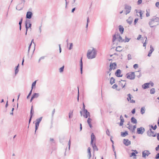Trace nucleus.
<instances>
[{"mask_svg": "<svg viewBox=\"0 0 159 159\" xmlns=\"http://www.w3.org/2000/svg\"><path fill=\"white\" fill-rule=\"evenodd\" d=\"M97 55L96 50L93 48L92 50L89 49L87 54V58L89 59H92L95 58Z\"/></svg>", "mask_w": 159, "mask_h": 159, "instance_id": "obj_1", "label": "nucleus"}, {"mask_svg": "<svg viewBox=\"0 0 159 159\" xmlns=\"http://www.w3.org/2000/svg\"><path fill=\"white\" fill-rule=\"evenodd\" d=\"M159 18L158 17H154L150 20L148 24L151 27H153L158 25Z\"/></svg>", "mask_w": 159, "mask_h": 159, "instance_id": "obj_2", "label": "nucleus"}, {"mask_svg": "<svg viewBox=\"0 0 159 159\" xmlns=\"http://www.w3.org/2000/svg\"><path fill=\"white\" fill-rule=\"evenodd\" d=\"M126 75L127 79L131 80L134 79L135 77V73L133 72L128 73L126 74Z\"/></svg>", "mask_w": 159, "mask_h": 159, "instance_id": "obj_3", "label": "nucleus"}, {"mask_svg": "<svg viewBox=\"0 0 159 159\" xmlns=\"http://www.w3.org/2000/svg\"><path fill=\"white\" fill-rule=\"evenodd\" d=\"M124 6L125 9V14L127 15L130 12L131 9V7L130 6L127 4H125Z\"/></svg>", "mask_w": 159, "mask_h": 159, "instance_id": "obj_4", "label": "nucleus"}, {"mask_svg": "<svg viewBox=\"0 0 159 159\" xmlns=\"http://www.w3.org/2000/svg\"><path fill=\"white\" fill-rule=\"evenodd\" d=\"M145 131V129L144 128L141 127L138 128L137 129V133L139 134H142Z\"/></svg>", "mask_w": 159, "mask_h": 159, "instance_id": "obj_5", "label": "nucleus"}, {"mask_svg": "<svg viewBox=\"0 0 159 159\" xmlns=\"http://www.w3.org/2000/svg\"><path fill=\"white\" fill-rule=\"evenodd\" d=\"M147 134L149 137H155L156 136L155 132L152 131V129H151L147 132Z\"/></svg>", "mask_w": 159, "mask_h": 159, "instance_id": "obj_6", "label": "nucleus"}, {"mask_svg": "<svg viewBox=\"0 0 159 159\" xmlns=\"http://www.w3.org/2000/svg\"><path fill=\"white\" fill-rule=\"evenodd\" d=\"M128 96V98H127V100L128 101H130V102L131 103H135V101L133 99H131V98H133V97H132V95L130 94H129L127 95Z\"/></svg>", "mask_w": 159, "mask_h": 159, "instance_id": "obj_7", "label": "nucleus"}, {"mask_svg": "<svg viewBox=\"0 0 159 159\" xmlns=\"http://www.w3.org/2000/svg\"><path fill=\"white\" fill-rule=\"evenodd\" d=\"M150 153L148 150H145L142 152L143 157L144 158L146 157V156H148Z\"/></svg>", "mask_w": 159, "mask_h": 159, "instance_id": "obj_8", "label": "nucleus"}, {"mask_svg": "<svg viewBox=\"0 0 159 159\" xmlns=\"http://www.w3.org/2000/svg\"><path fill=\"white\" fill-rule=\"evenodd\" d=\"M123 143L126 146H128L131 144V142L128 139H124Z\"/></svg>", "mask_w": 159, "mask_h": 159, "instance_id": "obj_9", "label": "nucleus"}, {"mask_svg": "<svg viewBox=\"0 0 159 159\" xmlns=\"http://www.w3.org/2000/svg\"><path fill=\"white\" fill-rule=\"evenodd\" d=\"M115 74L117 77H121L122 76V75H121V70L120 69H118L116 71Z\"/></svg>", "mask_w": 159, "mask_h": 159, "instance_id": "obj_10", "label": "nucleus"}, {"mask_svg": "<svg viewBox=\"0 0 159 159\" xmlns=\"http://www.w3.org/2000/svg\"><path fill=\"white\" fill-rule=\"evenodd\" d=\"M33 15V13L30 11H28L26 15V18L30 19L31 18Z\"/></svg>", "mask_w": 159, "mask_h": 159, "instance_id": "obj_11", "label": "nucleus"}, {"mask_svg": "<svg viewBox=\"0 0 159 159\" xmlns=\"http://www.w3.org/2000/svg\"><path fill=\"white\" fill-rule=\"evenodd\" d=\"M117 39L120 42H122L124 41V39H123L122 37L120 36L119 34L117 33L116 34Z\"/></svg>", "mask_w": 159, "mask_h": 159, "instance_id": "obj_12", "label": "nucleus"}, {"mask_svg": "<svg viewBox=\"0 0 159 159\" xmlns=\"http://www.w3.org/2000/svg\"><path fill=\"white\" fill-rule=\"evenodd\" d=\"M116 63H111L110 66V68L114 70L116 69Z\"/></svg>", "mask_w": 159, "mask_h": 159, "instance_id": "obj_13", "label": "nucleus"}, {"mask_svg": "<svg viewBox=\"0 0 159 159\" xmlns=\"http://www.w3.org/2000/svg\"><path fill=\"white\" fill-rule=\"evenodd\" d=\"M150 48V50L149 51L148 54V56L149 57H150L151 56V54L152 53V52L154 51V49L151 45Z\"/></svg>", "mask_w": 159, "mask_h": 159, "instance_id": "obj_14", "label": "nucleus"}, {"mask_svg": "<svg viewBox=\"0 0 159 159\" xmlns=\"http://www.w3.org/2000/svg\"><path fill=\"white\" fill-rule=\"evenodd\" d=\"M133 19L130 16L128 19L126 20L127 22L129 24L131 25L133 21Z\"/></svg>", "mask_w": 159, "mask_h": 159, "instance_id": "obj_15", "label": "nucleus"}, {"mask_svg": "<svg viewBox=\"0 0 159 159\" xmlns=\"http://www.w3.org/2000/svg\"><path fill=\"white\" fill-rule=\"evenodd\" d=\"M91 145H92L94 151H98V149L95 143H93L92 144H91Z\"/></svg>", "mask_w": 159, "mask_h": 159, "instance_id": "obj_16", "label": "nucleus"}, {"mask_svg": "<svg viewBox=\"0 0 159 159\" xmlns=\"http://www.w3.org/2000/svg\"><path fill=\"white\" fill-rule=\"evenodd\" d=\"M95 139V137L93 133H92L91 135V144H92L93 143V141Z\"/></svg>", "mask_w": 159, "mask_h": 159, "instance_id": "obj_17", "label": "nucleus"}, {"mask_svg": "<svg viewBox=\"0 0 159 159\" xmlns=\"http://www.w3.org/2000/svg\"><path fill=\"white\" fill-rule=\"evenodd\" d=\"M21 4V3H20L17 5V6H16V9H17L18 10L20 11V10H22L23 9V6H20V4Z\"/></svg>", "mask_w": 159, "mask_h": 159, "instance_id": "obj_18", "label": "nucleus"}, {"mask_svg": "<svg viewBox=\"0 0 159 159\" xmlns=\"http://www.w3.org/2000/svg\"><path fill=\"white\" fill-rule=\"evenodd\" d=\"M82 59V58L81 57V59H80V73H81V74H82L83 66Z\"/></svg>", "mask_w": 159, "mask_h": 159, "instance_id": "obj_19", "label": "nucleus"}, {"mask_svg": "<svg viewBox=\"0 0 159 159\" xmlns=\"http://www.w3.org/2000/svg\"><path fill=\"white\" fill-rule=\"evenodd\" d=\"M149 83H145L143 85H142V87L143 89H146L148 88H149Z\"/></svg>", "mask_w": 159, "mask_h": 159, "instance_id": "obj_20", "label": "nucleus"}, {"mask_svg": "<svg viewBox=\"0 0 159 159\" xmlns=\"http://www.w3.org/2000/svg\"><path fill=\"white\" fill-rule=\"evenodd\" d=\"M119 29L120 33L121 34H123L124 30V29L123 28V26H122L121 25H119Z\"/></svg>", "mask_w": 159, "mask_h": 159, "instance_id": "obj_21", "label": "nucleus"}, {"mask_svg": "<svg viewBox=\"0 0 159 159\" xmlns=\"http://www.w3.org/2000/svg\"><path fill=\"white\" fill-rule=\"evenodd\" d=\"M131 122L133 124H137V123L136 119L134 117H132L131 119Z\"/></svg>", "mask_w": 159, "mask_h": 159, "instance_id": "obj_22", "label": "nucleus"}, {"mask_svg": "<svg viewBox=\"0 0 159 159\" xmlns=\"http://www.w3.org/2000/svg\"><path fill=\"white\" fill-rule=\"evenodd\" d=\"M90 150H91L90 148V147H89L88 148V156L89 157V159L91 156Z\"/></svg>", "mask_w": 159, "mask_h": 159, "instance_id": "obj_23", "label": "nucleus"}, {"mask_svg": "<svg viewBox=\"0 0 159 159\" xmlns=\"http://www.w3.org/2000/svg\"><path fill=\"white\" fill-rule=\"evenodd\" d=\"M39 94L38 93H34L33 94V95L32 96V98H37L39 97Z\"/></svg>", "mask_w": 159, "mask_h": 159, "instance_id": "obj_24", "label": "nucleus"}, {"mask_svg": "<svg viewBox=\"0 0 159 159\" xmlns=\"http://www.w3.org/2000/svg\"><path fill=\"white\" fill-rule=\"evenodd\" d=\"M128 134V132L127 131L124 132H121V136L122 137H125Z\"/></svg>", "mask_w": 159, "mask_h": 159, "instance_id": "obj_25", "label": "nucleus"}, {"mask_svg": "<svg viewBox=\"0 0 159 159\" xmlns=\"http://www.w3.org/2000/svg\"><path fill=\"white\" fill-rule=\"evenodd\" d=\"M145 109L144 107H142L141 108L140 112L141 114H143L145 112Z\"/></svg>", "mask_w": 159, "mask_h": 159, "instance_id": "obj_26", "label": "nucleus"}, {"mask_svg": "<svg viewBox=\"0 0 159 159\" xmlns=\"http://www.w3.org/2000/svg\"><path fill=\"white\" fill-rule=\"evenodd\" d=\"M42 119V117H41L38 119H37L36 120V123L38 124H39L40 122L41 121Z\"/></svg>", "mask_w": 159, "mask_h": 159, "instance_id": "obj_27", "label": "nucleus"}, {"mask_svg": "<svg viewBox=\"0 0 159 159\" xmlns=\"http://www.w3.org/2000/svg\"><path fill=\"white\" fill-rule=\"evenodd\" d=\"M115 80L114 78L113 77H111L110 79V83L111 84H114L115 82Z\"/></svg>", "mask_w": 159, "mask_h": 159, "instance_id": "obj_28", "label": "nucleus"}, {"mask_svg": "<svg viewBox=\"0 0 159 159\" xmlns=\"http://www.w3.org/2000/svg\"><path fill=\"white\" fill-rule=\"evenodd\" d=\"M117 33H116L113 36V38L112 39V42H114L117 39Z\"/></svg>", "mask_w": 159, "mask_h": 159, "instance_id": "obj_29", "label": "nucleus"}, {"mask_svg": "<svg viewBox=\"0 0 159 159\" xmlns=\"http://www.w3.org/2000/svg\"><path fill=\"white\" fill-rule=\"evenodd\" d=\"M34 109H33V106H32L31 107V109L30 111V116L31 115V116H33L34 114Z\"/></svg>", "mask_w": 159, "mask_h": 159, "instance_id": "obj_30", "label": "nucleus"}, {"mask_svg": "<svg viewBox=\"0 0 159 159\" xmlns=\"http://www.w3.org/2000/svg\"><path fill=\"white\" fill-rule=\"evenodd\" d=\"M83 116L84 117L87 118L88 116H90V113L89 112H88L86 114L83 115Z\"/></svg>", "mask_w": 159, "mask_h": 159, "instance_id": "obj_31", "label": "nucleus"}, {"mask_svg": "<svg viewBox=\"0 0 159 159\" xmlns=\"http://www.w3.org/2000/svg\"><path fill=\"white\" fill-rule=\"evenodd\" d=\"M116 51L120 52L122 51L121 47L120 46H118L116 47Z\"/></svg>", "mask_w": 159, "mask_h": 159, "instance_id": "obj_32", "label": "nucleus"}, {"mask_svg": "<svg viewBox=\"0 0 159 159\" xmlns=\"http://www.w3.org/2000/svg\"><path fill=\"white\" fill-rule=\"evenodd\" d=\"M73 116V111H70L69 113V118H71Z\"/></svg>", "mask_w": 159, "mask_h": 159, "instance_id": "obj_33", "label": "nucleus"}, {"mask_svg": "<svg viewBox=\"0 0 159 159\" xmlns=\"http://www.w3.org/2000/svg\"><path fill=\"white\" fill-rule=\"evenodd\" d=\"M127 125H128L127 127L128 129L130 130L133 128L132 125H130L129 124V122L127 124Z\"/></svg>", "mask_w": 159, "mask_h": 159, "instance_id": "obj_34", "label": "nucleus"}, {"mask_svg": "<svg viewBox=\"0 0 159 159\" xmlns=\"http://www.w3.org/2000/svg\"><path fill=\"white\" fill-rule=\"evenodd\" d=\"M155 93V89L154 88H152L150 90V93L151 94H154Z\"/></svg>", "mask_w": 159, "mask_h": 159, "instance_id": "obj_35", "label": "nucleus"}, {"mask_svg": "<svg viewBox=\"0 0 159 159\" xmlns=\"http://www.w3.org/2000/svg\"><path fill=\"white\" fill-rule=\"evenodd\" d=\"M39 125V124H38V123H35V133H36V130H37L38 128Z\"/></svg>", "mask_w": 159, "mask_h": 159, "instance_id": "obj_36", "label": "nucleus"}, {"mask_svg": "<svg viewBox=\"0 0 159 159\" xmlns=\"http://www.w3.org/2000/svg\"><path fill=\"white\" fill-rule=\"evenodd\" d=\"M130 39L128 38L127 37H125V40L124 39V41L123 42H128L129 41V40Z\"/></svg>", "mask_w": 159, "mask_h": 159, "instance_id": "obj_37", "label": "nucleus"}, {"mask_svg": "<svg viewBox=\"0 0 159 159\" xmlns=\"http://www.w3.org/2000/svg\"><path fill=\"white\" fill-rule=\"evenodd\" d=\"M149 126L151 127V128L152 129L154 130L156 129L157 128L156 125H155L154 126H153L152 125H150Z\"/></svg>", "mask_w": 159, "mask_h": 159, "instance_id": "obj_38", "label": "nucleus"}, {"mask_svg": "<svg viewBox=\"0 0 159 159\" xmlns=\"http://www.w3.org/2000/svg\"><path fill=\"white\" fill-rule=\"evenodd\" d=\"M36 83V80L33 83L32 87H31V90L33 89V87L34 86H35Z\"/></svg>", "mask_w": 159, "mask_h": 159, "instance_id": "obj_39", "label": "nucleus"}, {"mask_svg": "<svg viewBox=\"0 0 159 159\" xmlns=\"http://www.w3.org/2000/svg\"><path fill=\"white\" fill-rule=\"evenodd\" d=\"M64 66H63L62 67H61L59 69V71L60 72H62L63 71L64 69Z\"/></svg>", "mask_w": 159, "mask_h": 159, "instance_id": "obj_40", "label": "nucleus"}, {"mask_svg": "<svg viewBox=\"0 0 159 159\" xmlns=\"http://www.w3.org/2000/svg\"><path fill=\"white\" fill-rule=\"evenodd\" d=\"M26 21H27V24H29V25L28 27L31 28V24L30 23V21L29 20H26Z\"/></svg>", "mask_w": 159, "mask_h": 159, "instance_id": "obj_41", "label": "nucleus"}, {"mask_svg": "<svg viewBox=\"0 0 159 159\" xmlns=\"http://www.w3.org/2000/svg\"><path fill=\"white\" fill-rule=\"evenodd\" d=\"M92 121V119L90 118H89L87 120V123L88 124H91Z\"/></svg>", "mask_w": 159, "mask_h": 159, "instance_id": "obj_42", "label": "nucleus"}, {"mask_svg": "<svg viewBox=\"0 0 159 159\" xmlns=\"http://www.w3.org/2000/svg\"><path fill=\"white\" fill-rule=\"evenodd\" d=\"M25 28H26V32H27L28 30V28H29L28 26H27V21H26L25 22Z\"/></svg>", "mask_w": 159, "mask_h": 159, "instance_id": "obj_43", "label": "nucleus"}, {"mask_svg": "<svg viewBox=\"0 0 159 159\" xmlns=\"http://www.w3.org/2000/svg\"><path fill=\"white\" fill-rule=\"evenodd\" d=\"M128 59L129 60L131 59V55L130 54H128Z\"/></svg>", "mask_w": 159, "mask_h": 159, "instance_id": "obj_44", "label": "nucleus"}, {"mask_svg": "<svg viewBox=\"0 0 159 159\" xmlns=\"http://www.w3.org/2000/svg\"><path fill=\"white\" fill-rule=\"evenodd\" d=\"M32 90H30V91L29 94L27 96V99H28L30 97V95H31V93H32Z\"/></svg>", "mask_w": 159, "mask_h": 159, "instance_id": "obj_45", "label": "nucleus"}, {"mask_svg": "<svg viewBox=\"0 0 159 159\" xmlns=\"http://www.w3.org/2000/svg\"><path fill=\"white\" fill-rule=\"evenodd\" d=\"M138 20H139L138 18L135 19L134 20V25L136 24V23L138 22Z\"/></svg>", "mask_w": 159, "mask_h": 159, "instance_id": "obj_46", "label": "nucleus"}, {"mask_svg": "<svg viewBox=\"0 0 159 159\" xmlns=\"http://www.w3.org/2000/svg\"><path fill=\"white\" fill-rule=\"evenodd\" d=\"M138 64H135L133 66V67L134 69H136L138 67Z\"/></svg>", "mask_w": 159, "mask_h": 159, "instance_id": "obj_47", "label": "nucleus"}, {"mask_svg": "<svg viewBox=\"0 0 159 159\" xmlns=\"http://www.w3.org/2000/svg\"><path fill=\"white\" fill-rule=\"evenodd\" d=\"M106 133L109 136H110V133L108 129H107L106 131Z\"/></svg>", "mask_w": 159, "mask_h": 159, "instance_id": "obj_48", "label": "nucleus"}, {"mask_svg": "<svg viewBox=\"0 0 159 159\" xmlns=\"http://www.w3.org/2000/svg\"><path fill=\"white\" fill-rule=\"evenodd\" d=\"M135 156H136V155L135 153L134 152H132V153H131V155H130V157Z\"/></svg>", "mask_w": 159, "mask_h": 159, "instance_id": "obj_49", "label": "nucleus"}, {"mask_svg": "<svg viewBox=\"0 0 159 159\" xmlns=\"http://www.w3.org/2000/svg\"><path fill=\"white\" fill-rule=\"evenodd\" d=\"M119 84H120L121 86L122 87V88H123L125 86V84H126V83H125L124 85H123V84H121V82L120 81H119Z\"/></svg>", "mask_w": 159, "mask_h": 159, "instance_id": "obj_50", "label": "nucleus"}, {"mask_svg": "<svg viewBox=\"0 0 159 159\" xmlns=\"http://www.w3.org/2000/svg\"><path fill=\"white\" fill-rule=\"evenodd\" d=\"M117 85L116 84H114L112 86V88L113 89H115L117 88Z\"/></svg>", "mask_w": 159, "mask_h": 159, "instance_id": "obj_51", "label": "nucleus"}, {"mask_svg": "<svg viewBox=\"0 0 159 159\" xmlns=\"http://www.w3.org/2000/svg\"><path fill=\"white\" fill-rule=\"evenodd\" d=\"M73 46V43H70V47L69 48V50H71L72 49Z\"/></svg>", "mask_w": 159, "mask_h": 159, "instance_id": "obj_52", "label": "nucleus"}, {"mask_svg": "<svg viewBox=\"0 0 159 159\" xmlns=\"http://www.w3.org/2000/svg\"><path fill=\"white\" fill-rule=\"evenodd\" d=\"M70 144H71V141H70V140H69V142H68L69 149V150L70 149Z\"/></svg>", "mask_w": 159, "mask_h": 159, "instance_id": "obj_53", "label": "nucleus"}, {"mask_svg": "<svg viewBox=\"0 0 159 159\" xmlns=\"http://www.w3.org/2000/svg\"><path fill=\"white\" fill-rule=\"evenodd\" d=\"M112 70V69L111 68H110L108 69V70L107 72V74L109 73Z\"/></svg>", "mask_w": 159, "mask_h": 159, "instance_id": "obj_54", "label": "nucleus"}, {"mask_svg": "<svg viewBox=\"0 0 159 159\" xmlns=\"http://www.w3.org/2000/svg\"><path fill=\"white\" fill-rule=\"evenodd\" d=\"M50 141L52 142L53 143H55V141L53 139L50 138Z\"/></svg>", "mask_w": 159, "mask_h": 159, "instance_id": "obj_55", "label": "nucleus"}, {"mask_svg": "<svg viewBox=\"0 0 159 159\" xmlns=\"http://www.w3.org/2000/svg\"><path fill=\"white\" fill-rule=\"evenodd\" d=\"M22 22V18H21L20 20V21L19 22V23L20 26V25H21Z\"/></svg>", "mask_w": 159, "mask_h": 159, "instance_id": "obj_56", "label": "nucleus"}, {"mask_svg": "<svg viewBox=\"0 0 159 159\" xmlns=\"http://www.w3.org/2000/svg\"><path fill=\"white\" fill-rule=\"evenodd\" d=\"M19 71V70L18 69H16L15 70V74L16 75L18 72Z\"/></svg>", "mask_w": 159, "mask_h": 159, "instance_id": "obj_57", "label": "nucleus"}, {"mask_svg": "<svg viewBox=\"0 0 159 159\" xmlns=\"http://www.w3.org/2000/svg\"><path fill=\"white\" fill-rule=\"evenodd\" d=\"M142 2V0H138L137 3L138 5L140 4Z\"/></svg>", "mask_w": 159, "mask_h": 159, "instance_id": "obj_58", "label": "nucleus"}, {"mask_svg": "<svg viewBox=\"0 0 159 159\" xmlns=\"http://www.w3.org/2000/svg\"><path fill=\"white\" fill-rule=\"evenodd\" d=\"M155 158L157 159H158L159 158V153H158L156 155Z\"/></svg>", "mask_w": 159, "mask_h": 159, "instance_id": "obj_59", "label": "nucleus"}, {"mask_svg": "<svg viewBox=\"0 0 159 159\" xmlns=\"http://www.w3.org/2000/svg\"><path fill=\"white\" fill-rule=\"evenodd\" d=\"M55 109H54L52 111V116H53L54 114L55 113Z\"/></svg>", "mask_w": 159, "mask_h": 159, "instance_id": "obj_60", "label": "nucleus"}, {"mask_svg": "<svg viewBox=\"0 0 159 159\" xmlns=\"http://www.w3.org/2000/svg\"><path fill=\"white\" fill-rule=\"evenodd\" d=\"M135 112V109H134L131 111V112L132 114H134Z\"/></svg>", "mask_w": 159, "mask_h": 159, "instance_id": "obj_61", "label": "nucleus"}, {"mask_svg": "<svg viewBox=\"0 0 159 159\" xmlns=\"http://www.w3.org/2000/svg\"><path fill=\"white\" fill-rule=\"evenodd\" d=\"M156 6L157 7H158L159 5V2H156L155 4Z\"/></svg>", "mask_w": 159, "mask_h": 159, "instance_id": "obj_62", "label": "nucleus"}, {"mask_svg": "<svg viewBox=\"0 0 159 159\" xmlns=\"http://www.w3.org/2000/svg\"><path fill=\"white\" fill-rule=\"evenodd\" d=\"M83 111L85 114H86L88 112L86 109H84V110H83Z\"/></svg>", "mask_w": 159, "mask_h": 159, "instance_id": "obj_63", "label": "nucleus"}, {"mask_svg": "<svg viewBox=\"0 0 159 159\" xmlns=\"http://www.w3.org/2000/svg\"><path fill=\"white\" fill-rule=\"evenodd\" d=\"M132 133L135 132V129L133 128L130 130Z\"/></svg>", "mask_w": 159, "mask_h": 159, "instance_id": "obj_64", "label": "nucleus"}]
</instances>
